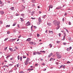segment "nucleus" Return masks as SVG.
<instances>
[{
	"label": "nucleus",
	"instance_id": "f257e3e1",
	"mask_svg": "<svg viewBox=\"0 0 73 73\" xmlns=\"http://www.w3.org/2000/svg\"><path fill=\"white\" fill-rule=\"evenodd\" d=\"M56 56H57V57L58 58H61L62 57L61 55L60 54H59L58 52L56 53Z\"/></svg>",
	"mask_w": 73,
	"mask_h": 73
},
{
	"label": "nucleus",
	"instance_id": "f03ea898",
	"mask_svg": "<svg viewBox=\"0 0 73 73\" xmlns=\"http://www.w3.org/2000/svg\"><path fill=\"white\" fill-rule=\"evenodd\" d=\"M26 25L27 26H29V25H31V23H30V22L28 21L26 23Z\"/></svg>",
	"mask_w": 73,
	"mask_h": 73
},
{
	"label": "nucleus",
	"instance_id": "7ed1b4c3",
	"mask_svg": "<svg viewBox=\"0 0 73 73\" xmlns=\"http://www.w3.org/2000/svg\"><path fill=\"white\" fill-rule=\"evenodd\" d=\"M53 23L54 25H56V26L57 25V21H53Z\"/></svg>",
	"mask_w": 73,
	"mask_h": 73
},
{
	"label": "nucleus",
	"instance_id": "20e7f679",
	"mask_svg": "<svg viewBox=\"0 0 73 73\" xmlns=\"http://www.w3.org/2000/svg\"><path fill=\"white\" fill-rule=\"evenodd\" d=\"M49 10H50V8H53V6L52 5H50L49 6Z\"/></svg>",
	"mask_w": 73,
	"mask_h": 73
},
{
	"label": "nucleus",
	"instance_id": "39448f33",
	"mask_svg": "<svg viewBox=\"0 0 73 73\" xmlns=\"http://www.w3.org/2000/svg\"><path fill=\"white\" fill-rule=\"evenodd\" d=\"M38 21L39 23H41V17H39L38 19Z\"/></svg>",
	"mask_w": 73,
	"mask_h": 73
},
{
	"label": "nucleus",
	"instance_id": "423d86ee",
	"mask_svg": "<svg viewBox=\"0 0 73 73\" xmlns=\"http://www.w3.org/2000/svg\"><path fill=\"white\" fill-rule=\"evenodd\" d=\"M16 38H15V39H11L10 40V41H11V42H13L14 41H15V40H16Z\"/></svg>",
	"mask_w": 73,
	"mask_h": 73
},
{
	"label": "nucleus",
	"instance_id": "0eeeda50",
	"mask_svg": "<svg viewBox=\"0 0 73 73\" xmlns=\"http://www.w3.org/2000/svg\"><path fill=\"white\" fill-rule=\"evenodd\" d=\"M52 55H53V53H51L48 56V57H51V56H52Z\"/></svg>",
	"mask_w": 73,
	"mask_h": 73
},
{
	"label": "nucleus",
	"instance_id": "6e6552de",
	"mask_svg": "<svg viewBox=\"0 0 73 73\" xmlns=\"http://www.w3.org/2000/svg\"><path fill=\"white\" fill-rule=\"evenodd\" d=\"M32 2L33 3H36V0H32Z\"/></svg>",
	"mask_w": 73,
	"mask_h": 73
},
{
	"label": "nucleus",
	"instance_id": "1a4fd4ad",
	"mask_svg": "<svg viewBox=\"0 0 73 73\" xmlns=\"http://www.w3.org/2000/svg\"><path fill=\"white\" fill-rule=\"evenodd\" d=\"M61 8H62V7L60 6H59L58 7H57L56 8V9H61Z\"/></svg>",
	"mask_w": 73,
	"mask_h": 73
},
{
	"label": "nucleus",
	"instance_id": "9d476101",
	"mask_svg": "<svg viewBox=\"0 0 73 73\" xmlns=\"http://www.w3.org/2000/svg\"><path fill=\"white\" fill-rule=\"evenodd\" d=\"M30 61V59H29V58H27L26 60V61L28 62H29Z\"/></svg>",
	"mask_w": 73,
	"mask_h": 73
},
{
	"label": "nucleus",
	"instance_id": "9b49d317",
	"mask_svg": "<svg viewBox=\"0 0 73 73\" xmlns=\"http://www.w3.org/2000/svg\"><path fill=\"white\" fill-rule=\"evenodd\" d=\"M10 9H11V10H12V11H13L14 10V7H11L10 8Z\"/></svg>",
	"mask_w": 73,
	"mask_h": 73
},
{
	"label": "nucleus",
	"instance_id": "f8f14e48",
	"mask_svg": "<svg viewBox=\"0 0 73 73\" xmlns=\"http://www.w3.org/2000/svg\"><path fill=\"white\" fill-rule=\"evenodd\" d=\"M56 25H60V23L59 21H56Z\"/></svg>",
	"mask_w": 73,
	"mask_h": 73
},
{
	"label": "nucleus",
	"instance_id": "ddd939ff",
	"mask_svg": "<svg viewBox=\"0 0 73 73\" xmlns=\"http://www.w3.org/2000/svg\"><path fill=\"white\" fill-rule=\"evenodd\" d=\"M0 13L1 15H3V14L4 13V11H1Z\"/></svg>",
	"mask_w": 73,
	"mask_h": 73
},
{
	"label": "nucleus",
	"instance_id": "4468645a",
	"mask_svg": "<svg viewBox=\"0 0 73 73\" xmlns=\"http://www.w3.org/2000/svg\"><path fill=\"white\" fill-rule=\"evenodd\" d=\"M31 38H29L27 40V41H31Z\"/></svg>",
	"mask_w": 73,
	"mask_h": 73
},
{
	"label": "nucleus",
	"instance_id": "2eb2a0df",
	"mask_svg": "<svg viewBox=\"0 0 73 73\" xmlns=\"http://www.w3.org/2000/svg\"><path fill=\"white\" fill-rule=\"evenodd\" d=\"M59 28H60V26H59V25H58L57 27H56V29L58 30V29Z\"/></svg>",
	"mask_w": 73,
	"mask_h": 73
},
{
	"label": "nucleus",
	"instance_id": "dca6fc26",
	"mask_svg": "<svg viewBox=\"0 0 73 73\" xmlns=\"http://www.w3.org/2000/svg\"><path fill=\"white\" fill-rule=\"evenodd\" d=\"M47 24L48 26H50V25H51V24L50 23H47Z\"/></svg>",
	"mask_w": 73,
	"mask_h": 73
},
{
	"label": "nucleus",
	"instance_id": "f3484780",
	"mask_svg": "<svg viewBox=\"0 0 73 73\" xmlns=\"http://www.w3.org/2000/svg\"><path fill=\"white\" fill-rule=\"evenodd\" d=\"M35 11H33L32 12L31 14L32 16H33V14H34V13H35Z\"/></svg>",
	"mask_w": 73,
	"mask_h": 73
},
{
	"label": "nucleus",
	"instance_id": "a211bd4d",
	"mask_svg": "<svg viewBox=\"0 0 73 73\" xmlns=\"http://www.w3.org/2000/svg\"><path fill=\"white\" fill-rule=\"evenodd\" d=\"M25 65H28V62L26 61L25 62Z\"/></svg>",
	"mask_w": 73,
	"mask_h": 73
},
{
	"label": "nucleus",
	"instance_id": "6ab92c4d",
	"mask_svg": "<svg viewBox=\"0 0 73 73\" xmlns=\"http://www.w3.org/2000/svg\"><path fill=\"white\" fill-rule=\"evenodd\" d=\"M20 19H21V22L24 21V19H23V18H20Z\"/></svg>",
	"mask_w": 73,
	"mask_h": 73
},
{
	"label": "nucleus",
	"instance_id": "aec40b11",
	"mask_svg": "<svg viewBox=\"0 0 73 73\" xmlns=\"http://www.w3.org/2000/svg\"><path fill=\"white\" fill-rule=\"evenodd\" d=\"M54 59L52 58H51L50 59V61H53V60L54 61Z\"/></svg>",
	"mask_w": 73,
	"mask_h": 73
},
{
	"label": "nucleus",
	"instance_id": "412c9836",
	"mask_svg": "<svg viewBox=\"0 0 73 73\" xmlns=\"http://www.w3.org/2000/svg\"><path fill=\"white\" fill-rule=\"evenodd\" d=\"M33 70V68H31V69L30 68L28 70H29V71H30V70Z\"/></svg>",
	"mask_w": 73,
	"mask_h": 73
},
{
	"label": "nucleus",
	"instance_id": "4be33fe9",
	"mask_svg": "<svg viewBox=\"0 0 73 73\" xmlns=\"http://www.w3.org/2000/svg\"><path fill=\"white\" fill-rule=\"evenodd\" d=\"M49 33H53V31H49Z\"/></svg>",
	"mask_w": 73,
	"mask_h": 73
},
{
	"label": "nucleus",
	"instance_id": "5701e85b",
	"mask_svg": "<svg viewBox=\"0 0 73 73\" xmlns=\"http://www.w3.org/2000/svg\"><path fill=\"white\" fill-rule=\"evenodd\" d=\"M9 49L10 50H11V52H12V51H13V49H12V48H9Z\"/></svg>",
	"mask_w": 73,
	"mask_h": 73
},
{
	"label": "nucleus",
	"instance_id": "b1692460",
	"mask_svg": "<svg viewBox=\"0 0 73 73\" xmlns=\"http://www.w3.org/2000/svg\"><path fill=\"white\" fill-rule=\"evenodd\" d=\"M36 54H41V53L39 52H37Z\"/></svg>",
	"mask_w": 73,
	"mask_h": 73
},
{
	"label": "nucleus",
	"instance_id": "393cba45",
	"mask_svg": "<svg viewBox=\"0 0 73 73\" xmlns=\"http://www.w3.org/2000/svg\"><path fill=\"white\" fill-rule=\"evenodd\" d=\"M16 23H14L13 24V26H15L16 25Z\"/></svg>",
	"mask_w": 73,
	"mask_h": 73
},
{
	"label": "nucleus",
	"instance_id": "a878e982",
	"mask_svg": "<svg viewBox=\"0 0 73 73\" xmlns=\"http://www.w3.org/2000/svg\"><path fill=\"white\" fill-rule=\"evenodd\" d=\"M65 36H64L63 39H62V40H63V41H64V40H65Z\"/></svg>",
	"mask_w": 73,
	"mask_h": 73
},
{
	"label": "nucleus",
	"instance_id": "bb28decb",
	"mask_svg": "<svg viewBox=\"0 0 73 73\" xmlns=\"http://www.w3.org/2000/svg\"><path fill=\"white\" fill-rule=\"evenodd\" d=\"M10 27V25H7L6 26V28H8V27Z\"/></svg>",
	"mask_w": 73,
	"mask_h": 73
},
{
	"label": "nucleus",
	"instance_id": "cd10ccee",
	"mask_svg": "<svg viewBox=\"0 0 73 73\" xmlns=\"http://www.w3.org/2000/svg\"><path fill=\"white\" fill-rule=\"evenodd\" d=\"M30 44H31V45H33V42H30Z\"/></svg>",
	"mask_w": 73,
	"mask_h": 73
},
{
	"label": "nucleus",
	"instance_id": "c85d7f7f",
	"mask_svg": "<svg viewBox=\"0 0 73 73\" xmlns=\"http://www.w3.org/2000/svg\"><path fill=\"white\" fill-rule=\"evenodd\" d=\"M36 54H37V53H36V52H34L33 53V55H36Z\"/></svg>",
	"mask_w": 73,
	"mask_h": 73
},
{
	"label": "nucleus",
	"instance_id": "c756f323",
	"mask_svg": "<svg viewBox=\"0 0 73 73\" xmlns=\"http://www.w3.org/2000/svg\"><path fill=\"white\" fill-rule=\"evenodd\" d=\"M8 39V38H6L4 40V41H7V39Z\"/></svg>",
	"mask_w": 73,
	"mask_h": 73
},
{
	"label": "nucleus",
	"instance_id": "7c9ffc66",
	"mask_svg": "<svg viewBox=\"0 0 73 73\" xmlns=\"http://www.w3.org/2000/svg\"><path fill=\"white\" fill-rule=\"evenodd\" d=\"M0 24H3V22L1 21H0Z\"/></svg>",
	"mask_w": 73,
	"mask_h": 73
},
{
	"label": "nucleus",
	"instance_id": "2f4dec72",
	"mask_svg": "<svg viewBox=\"0 0 73 73\" xmlns=\"http://www.w3.org/2000/svg\"><path fill=\"white\" fill-rule=\"evenodd\" d=\"M4 67H8V66L7 65H5L3 66V68H4Z\"/></svg>",
	"mask_w": 73,
	"mask_h": 73
},
{
	"label": "nucleus",
	"instance_id": "473e14b6",
	"mask_svg": "<svg viewBox=\"0 0 73 73\" xmlns=\"http://www.w3.org/2000/svg\"><path fill=\"white\" fill-rule=\"evenodd\" d=\"M17 58H18V60H19L20 59V56L18 55V56Z\"/></svg>",
	"mask_w": 73,
	"mask_h": 73
},
{
	"label": "nucleus",
	"instance_id": "72a5a7b5",
	"mask_svg": "<svg viewBox=\"0 0 73 73\" xmlns=\"http://www.w3.org/2000/svg\"><path fill=\"white\" fill-rule=\"evenodd\" d=\"M37 36L38 37L39 36H40V34L37 33Z\"/></svg>",
	"mask_w": 73,
	"mask_h": 73
},
{
	"label": "nucleus",
	"instance_id": "f704fd0d",
	"mask_svg": "<svg viewBox=\"0 0 73 73\" xmlns=\"http://www.w3.org/2000/svg\"><path fill=\"white\" fill-rule=\"evenodd\" d=\"M40 23L41 22H39L38 23H37V25H40Z\"/></svg>",
	"mask_w": 73,
	"mask_h": 73
},
{
	"label": "nucleus",
	"instance_id": "c9c22d12",
	"mask_svg": "<svg viewBox=\"0 0 73 73\" xmlns=\"http://www.w3.org/2000/svg\"><path fill=\"white\" fill-rule=\"evenodd\" d=\"M7 47H5V49H4V50H5H5H7Z\"/></svg>",
	"mask_w": 73,
	"mask_h": 73
},
{
	"label": "nucleus",
	"instance_id": "e433bc0d",
	"mask_svg": "<svg viewBox=\"0 0 73 73\" xmlns=\"http://www.w3.org/2000/svg\"><path fill=\"white\" fill-rule=\"evenodd\" d=\"M60 42V41H58L56 42V43H57L58 44H59Z\"/></svg>",
	"mask_w": 73,
	"mask_h": 73
},
{
	"label": "nucleus",
	"instance_id": "4c0bfd02",
	"mask_svg": "<svg viewBox=\"0 0 73 73\" xmlns=\"http://www.w3.org/2000/svg\"><path fill=\"white\" fill-rule=\"evenodd\" d=\"M46 16V15H43L42 16V18H44Z\"/></svg>",
	"mask_w": 73,
	"mask_h": 73
},
{
	"label": "nucleus",
	"instance_id": "58836bf2",
	"mask_svg": "<svg viewBox=\"0 0 73 73\" xmlns=\"http://www.w3.org/2000/svg\"><path fill=\"white\" fill-rule=\"evenodd\" d=\"M63 44L64 45H66V42H64Z\"/></svg>",
	"mask_w": 73,
	"mask_h": 73
},
{
	"label": "nucleus",
	"instance_id": "ea45409f",
	"mask_svg": "<svg viewBox=\"0 0 73 73\" xmlns=\"http://www.w3.org/2000/svg\"><path fill=\"white\" fill-rule=\"evenodd\" d=\"M20 61H22V57L21 56L20 58Z\"/></svg>",
	"mask_w": 73,
	"mask_h": 73
},
{
	"label": "nucleus",
	"instance_id": "a19ab883",
	"mask_svg": "<svg viewBox=\"0 0 73 73\" xmlns=\"http://www.w3.org/2000/svg\"><path fill=\"white\" fill-rule=\"evenodd\" d=\"M70 49L68 48L67 49V51H69L70 50Z\"/></svg>",
	"mask_w": 73,
	"mask_h": 73
},
{
	"label": "nucleus",
	"instance_id": "79ce46f5",
	"mask_svg": "<svg viewBox=\"0 0 73 73\" xmlns=\"http://www.w3.org/2000/svg\"><path fill=\"white\" fill-rule=\"evenodd\" d=\"M21 16H24V14H21Z\"/></svg>",
	"mask_w": 73,
	"mask_h": 73
},
{
	"label": "nucleus",
	"instance_id": "37998d69",
	"mask_svg": "<svg viewBox=\"0 0 73 73\" xmlns=\"http://www.w3.org/2000/svg\"><path fill=\"white\" fill-rule=\"evenodd\" d=\"M26 56H23V58H26Z\"/></svg>",
	"mask_w": 73,
	"mask_h": 73
},
{
	"label": "nucleus",
	"instance_id": "c03bdc74",
	"mask_svg": "<svg viewBox=\"0 0 73 73\" xmlns=\"http://www.w3.org/2000/svg\"><path fill=\"white\" fill-rule=\"evenodd\" d=\"M33 45H36V43L35 42H33Z\"/></svg>",
	"mask_w": 73,
	"mask_h": 73
},
{
	"label": "nucleus",
	"instance_id": "a18cd8bd",
	"mask_svg": "<svg viewBox=\"0 0 73 73\" xmlns=\"http://www.w3.org/2000/svg\"><path fill=\"white\" fill-rule=\"evenodd\" d=\"M61 33H60L59 34V37H61Z\"/></svg>",
	"mask_w": 73,
	"mask_h": 73
},
{
	"label": "nucleus",
	"instance_id": "49530a36",
	"mask_svg": "<svg viewBox=\"0 0 73 73\" xmlns=\"http://www.w3.org/2000/svg\"><path fill=\"white\" fill-rule=\"evenodd\" d=\"M22 7H23V9H25V7H24V6H22Z\"/></svg>",
	"mask_w": 73,
	"mask_h": 73
},
{
	"label": "nucleus",
	"instance_id": "de8ad7c7",
	"mask_svg": "<svg viewBox=\"0 0 73 73\" xmlns=\"http://www.w3.org/2000/svg\"><path fill=\"white\" fill-rule=\"evenodd\" d=\"M34 28H35V29H36V28H37V27L36 26H34Z\"/></svg>",
	"mask_w": 73,
	"mask_h": 73
},
{
	"label": "nucleus",
	"instance_id": "09e8293b",
	"mask_svg": "<svg viewBox=\"0 0 73 73\" xmlns=\"http://www.w3.org/2000/svg\"><path fill=\"white\" fill-rule=\"evenodd\" d=\"M67 64H70V62L68 61L67 62Z\"/></svg>",
	"mask_w": 73,
	"mask_h": 73
},
{
	"label": "nucleus",
	"instance_id": "8fccbe9b",
	"mask_svg": "<svg viewBox=\"0 0 73 73\" xmlns=\"http://www.w3.org/2000/svg\"><path fill=\"white\" fill-rule=\"evenodd\" d=\"M69 25H71V22H69Z\"/></svg>",
	"mask_w": 73,
	"mask_h": 73
},
{
	"label": "nucleus",
	"instance_id": "3c124183",
	"mask_svg": "<svg viewBox=\"0 0 73 73\" xmlns=\"http://www.w3.org/2000/svg\"><path fill=\"white\" fill-rule=\"evenodd\" d=\"M10 56H11V55L7 56L6 57V58H8V57H10Z\"/></svg>",
	"mask_w": 73,
	"mask_h": 73
},
{
	"label": "nucleus",
	"instance_id": "603ef678",
	"mask_svg": "<svg viewBox=\"0 0 73 73\" xmlns=\"http://www.w3.org/2000/svg\"><path fill=\"white\" fill-rule=\"evenodd\" d=\"M15 48L16 49H19V47H16Z\"/></svg>",
	"mask_w": 73,
	"mask_h": 73
},
{
	"label": "nucleus",
	"instance_id": "864d4df0",
	"mask_svg": "<svg viewBox=\"0 0 73 73\" xmlns=\"http://www.w3.org/2000/svg\"><path fill=\"white\" fill-rule=\"evenodd\" d=\"M45 65V63H42V65H43V66H44V65Z\"/></svg>",
	"mask_w": 73,
	"mask_h": 73
},
{
	"label": "nucleus",
	"instance_id": "5fc2aeb1",
	"mask_svg": "<svg viewBox=\"0 0 73 73\" xmlns=\"http://www.w3.org/2000/svg\"><path fill=\"white\" fill-rule=\"evenodd\" d=\"M19 73H24L23 71H21Z\"/></svg>",
	"mask_w": 73,
	"mask_h": 73
},
{
	"label": "nucleus",
	"instance_id": "6e6d98bb",
	"mask_svg": "<svg viewBox=\"0 0 73 73\" xmlns=\"http://www.w3.org/2000/svg\"><path fill=\"white\" fill-rule=\"evenodd\" d=\"M63 66V65H61L60 66V68H61Z\"/></svg>",
	"mask_w": 73,
	"mask_h": 73
},
{
	"label": "nucleus",
	"instance_id": "4d7b16f0",
	"mask_svg": "<svg viewBox=\"0 0 73 73\" xmlns=\"http://www.w3.org/2000/svg\"><path fill=\"white\" fill-rule=\"evenodd\" d=\"M68 39H69V40H71V38H70V37H69Z\"/></svg>",
	"mask_w": 73,
	"mask_h": 73
},
{
	"label": "nucleus",
	"instance_id": "13d9d810",
	"mask_svg": "<svg viewBox=\"0 0 73 73\" xmlns=\"http://www.w3.org/2000/svg\"><path fill=\"white\" fill-rule=\"evenodd\" d=\"M42 52L43 53H45V51H43Z\"/></svg>",
	"mask_w": 73,
	"mask_h": 73
},
{
	"label": "nucleus",
	"instance_id": "bf43d9fd",
	"mask_svg": "<svg viewBox=\"0 0 73 73\" xmlns=\"http://www.w3.org/2000/svg\"><path fill=\"white\" fill-rule=\"evenodd\" d=\"M9 33H10L9 31L7 32V34H9Z\"/></svg>",
	"mask_w": 73,
	"mask_h": 73
},
{
	"label": "nucleus",
	"instance_id": "052dcab7",
	"mask_svg": "<svg viewBox=\"0 0 73 73\" xmlns=\"http://www.w3.org/2000/svg\"><path fill=\"white\" fill-rule=\"evenodd\" d=\"M66 31L67 32V33H69V31H68V30L67 29H66Z\"/></svg>",
	"mask_w": 73,
	"mask_h": 73
},
{
	"label": "nucleus",
	"instance_id": "680f3d73",
	"mask_svg": "<svg viewBox=\"0 0 73 73\" xmlns=\"http://www.w3.org/2000/svg\"><path fill=\"white\" fill-rule=\"evenodd\" d=\"M2 3H3V2H2V1H1V2H0V4H2Z\"/></svg>",
	"mask_w": 73,
	"mask_h": 73
},
{
	"label": "nucleus",
	"instance_id": "e2e57ef3",
	"mask_svg": "<svg viewBox=\"0 0 73 73\" xmlns=\"http://www.w3.org/2000/svg\"><path fill=\"white\" fill-rule=\"evenodd\" d=\"M3 5H4V3L3 5H1V7H3Z\"/></svg>",
	"mask_w": 73,
	"mask_h": 73
},
{
	"label": "nucleus",
	"instance_id": "0e129e2a",
	"mask_svg": "<svg viewBox=\"0 0 73 73\" xmlns=\"http://www.w3.org/2000/svg\"><path fill=\"white\" fill-rule=\"evenodd\" d=\"M64 18H63V19H62V21H64Z\"/></svg>",
	"mask_w": 73,
	"mask_h": 73
},
{
	"label": "nucleus",
	"instance_id": "69168bd1",
	"mask_svg": "<svg viewBox=\"0 0 73 73\" xmlns=\"http://www.w3.org/2000/svg\"><path fill=\"white\" fill-rule=\"evenodd\" d=\"M71 49H72V47H71V46L70 47V48H69L70 50Z\"/></svg>",
	"mask_w": 73,
	"mask_h": 73
},
{
	"label": "nucleus",
	"instance_id": "338daca9",
	"mask_svg": "<svg viewBox=\"0 0 73 73\" xmlns=\"http://www.w3.org/2000/svg\"><path fill=\"white\" fill-rule=\"evenodd\" d=\"M66 15H67V13H65L64 15V16H66Z\"/></svg>",
	"mask_w": 73,
	"mask_h": 73
},
{
	"label": "nucleus",
	"instance_id": "774afa93",
	"mask_svg": "<svg viewBox=\"0 0 73 73\" xmlns=\"http://www.w3.org/2000/svg\"><path fill=\"white\" fill-rule=\"evenodd\" d=\"M40 8V6H38V8L39 9V8Z\"/></svg>",
	"mask_w": 73,
	"mask_h": 73
}]
</instances>
